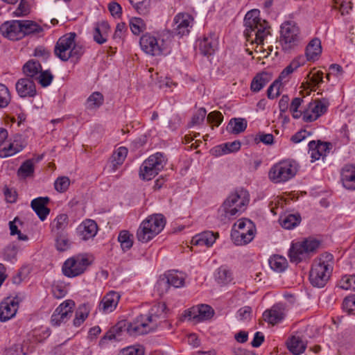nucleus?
I'll return each mask as SVG.
<instances>
[{"label":"nucleus","instance_id":"39448f33","mask_svg":"<svg viewBox=\"0 0 355 355\" xmlns=\"http://www.w3.org/2000/svg\"><path fill=\"white\" fill-rule=\"evenodd\" d=\"M166 220L162 214H157L148 216L139 225L137 238L141 243H147L164 229Z\"/></svg>","mask_w":355,"mask_h":355},{"label":"nucleus","instance_id":"2eb2a0df","mask_svg":"<svg viewBox=\"0 0 355 355\" xmlns=\"http://www.w3.org/2000/svg\"><path fill=\"white\" fill-rule=\"evenodd\" d=\"M328 103L325 101L315 100L310 102L303 111V121L312 122L327 111Z\"/></svg>","mask_w":355,"mask_h":355},{"label":"nucleus","instance_id":"09e8293b","mask_svg":"<svg viewBox=\"0 0 355 355\" xmlns=\"http://www.w3.org/2000/svg\"><path fill=\"white\" fill-rule=\"evenodd\" d=\"M130 28L134 35H139L146 29V24L142 19L134 17L130 20Z\"/></svg>","mask_w":355,"mask_h":355},{"label":"nucleus","instance_id":"20e7f679","mask_svg":"<svg viewBox=\"0 0 355 355\" xmlns=\"http://www.w3.org/2000/svg\"><path fill=\"white\" fill-rule=\"evenodd\" d=\"M334 264V256L331 254H322L312 265L309 275L311 284L315 287H324L332 273Z\"/></svg>","mask_w":355,"mask_h":355},{"label":"nucleus","instance_id":"b1692460","mask_svg":"<svg viewBox=\"0 0 355 355\" xmlns=\"http://www.w3.org/2000/svg\"><path fill=\"white\" fill-rule=\"evenodd\" d=\"M330 144L320 141H311L309 143V153L311 155V162L318 160L321 157L327 155L330 150Z\"/></svg>","mask_w":355,"mask_h":355},{"label":"nucleus","instance_id":"393cba45","mask_svg":"<svg viewBox=\"0 0 355 355\" xmlns=\"http://www.w3.org/2000/svg\"><path fill=\"white\" fill-rule=\"evenodd\" d=\"M77 230L80 239L87 241L94 238L98 232V225L94 220L87 219L81 223Z\"/></svg>","mask_w":355,"mask_h":355},{"label":"nucleus","instance_id":"a19ab883","mask_svg":"<svg viewBox=\"0 0 355 355\" xmlns=\"http://www.w3.org/2000/svg\"><path fill=\"white\" fill-rule=\"evenodd\" d=\"M301 64L297 60H293L279 74L277 80L279 83H286L288 81L289 76L297 68L300 67Z\"/></svg>","mask_w":355,"mask_h":355},{"label":"nucleus","instance_id":"603ef678","mask_svg":"<svg viewBox=\"0 0 355 355\" xmlns=\"http://www.w3.org/2000/svg\"><path fill=\"white\" fill-rule=\"evenodd\" d=\"M141 49L148 55L156 56L164 54L166 46H140Z\"/></svg>","mask_w":355,"mask_h":355},{"label":"nucleus","instance_id":"dca6fc26","mask_svg":"<svg viewBox=\"0 0 355 355\" xmlns=\"http://www.w3.org/2000/svg\"><path fill=\"white\" fill-rule=\"evenodd\" d=\"M74 305V302L69 300L60 304L51 315L52 324L59 326L68 321L72 315Z\"/></svg>","mask_w":355,"mask_h":355},{"label":"nucleus","instance_id":"338daca9","mask_svg":"<svg viewBox=\"0 0 355 355\" xmlns=\"http://www.w3.org/2000/svg\"><path fill=\"white\" fill-rule=\"evenodd\" d=\"M52 293L55 298L60 299L66 295L67 290L62 285L53 284L52 286Z\"/></svg>","mask_w":355,"mask_h":355},{"label":"nucleus","instance_id":"473e14b6","mask_svg":"<svg viewBox=\"0 0 355 355\" xmlns=\"http://www.w3.org/2000/svg\"><path fill=\"white\" fill-rule=\"evenodd\" d=\"M103 103V95L99 92H94L87 98L85 106L87 110H96L98 109Z\"/></svg>","mask_w":355,"mask_h":355},{"label":"nucleus","instance_id":"7c9ffc66","mask_svg":"<svg viewBox=\"0 0 355 355\" xmlns=\"http://www.w3.org/2000/svg\"><path fill=\"white\" fill-rule=\"evenodd\" d=\"M69 225V218L65 214H61L51 223V230L53 235L67 233L66 230Z\"/></svg>","mask_w":355,"mask_h":355},{"label":"nucleus","instance_id":"e433bc0d","mask_svg":"<svg viewBox=\"0 0 355 355\" xmlns=\"http://www.w3.org/2000/svg\"><path fill=\"white\" fill-rule=\"evenodd\" d=\"M267 73L263 72L257 74L252 80L250 85L251 89L254 92H259L269 82Z\"/></svg>","mask_w":355,"mask_h":355},{"label":"nucleus","instance_id":"680f3d73","mask_svg":"<svg viewBox=\"0 0 355 355\" xmlns=\"http://www.w3.org/2000/svg\"><path fill=\"white\" fill-rule=\"evenodd\" d=\"M76 34L73 32L68 33L60 37L56 44H73L75 42Z\"/></svg>","mask_w":355,"mask_h":355},{"label":"nucleus","instance_id":"052dcab7","mask_svg":"<svg viewBox=\"0 0 355 355\" xmlns=\"http://www.w3.org/2000/svg\"><path fill=\"white\" fill-rule=\"evenodd\" d=\"M198 42L201 44H214L218 43V35L215 33H210L208 35H205L202 38H199Z\"/></svg>","mask_w":355,"mask_h":355},{"label":"nucleus","instance_id":"f704fd0d","mask_svg":"<svg viewBox=\"0 0 355 355\" xmlns=\"http://www.w3.org/2000/svg\"><path fill=\"white\" fill-rule=\"evenodd\" d=\"M246 128L247 121L245 119L234 118L230 121L227 126V130L236 135L245 131Z\"/></svg>","mask_w":355,"mask_h":355},{"label":"nucleus","instance_id":"c85d7f7f","mask_svg":"<svg viewBox=\"0 0 355 355\" xmlns=\"http://www.w3.org/2000/svg\"><path fill=\"white\" fill-rule=\"evenodd\" d=\"M341 181L345 188L355 190V165L346 164L341 170Z\"/></svg>","mask_w":355,"mask_h":355},{"label":"nucleus","instance_id":"e2e57ef3","mask_svg":"<svg viewBox=\"0 0 355 355\" xmlns=\"http://www.w3.org/2000/svg\"><path fill=\"white\" fill-rule=\"evenodd\" d=\"M252 315V308L248 306H243L237 311V318L240 320H248Z\"/></svg>","mask_w":355,"mask_h":355},{"label":"nucleus","instance_id":"0e129e2a","mask_svg":"<svg viewBox=\"0 0 355 355\" xmlns=\"http://www.w3.org/2000/svg\"><path fill=\"white\" fill-rule=\"evenodd\" d=\"M17 253V248L14 245H8L3 251V256L4 259L12 261V259H15L16 255Z\"/></svg>","mask_w":355,"mask_h":355},{"label":"nucleus","instance_id":"4be33fe9","mask_svg":"<svg viewBox=\"0 0 355 355\" xmlns=\"http://www.w3.org/2000/svg\"><path fill=\"white\" fill-rule=\"evenodd\" d=\"M16 91L21 98L33 97L36 95V87L33 80L20 78L15 84Z\"/></svg>","mask_w":355,"mask_h":355},{"label":"nucleus","instance_id":"864d4df0","mask_svg":"<svg viewBox=\"0 0 355 355\" xmlns=\"http://www.w3.org/2000/svg\"><path fill=\"white\" fill-rule=\"evenodd\" d=\"M53 79V76L49 70L42 71L37 76L36 80L42 87H47L51 85Z\"/></svg>","mask_w":355,"mask_h":355},{"label":"nucleus","instance_id":"de8ad7c7","mask_svg":"<svg viewBox=\"0 0 355 355\" xmlns=\"http://www.w3.org/2000/svg\"><path fill=\"white\" fill-rule=\"evenodd\" d=\"M322 46H306V56L308 61L318 60L322 53Z\"/></svg>","mask_w":355,"mask_h":355},{"label":"nucleus","instance_id":"f03ea898","mask_svg":"<svg viewBox=\"0 0 355 355\" xmlns=\"http://www.w3.org/2000/svg\"><path fill=\"white\" fill-rule=\"evenodd\" d=\"M259 10L248 11L244 17L243 35L250 44H264L270 42L272 35L268 22L260 18Z\"/></svg>","mask_w":355,"mask_h":355},{"label":"nucleus","instance_id":"774afa93","mask_svg":"<svg viewBox=\"0 0 355 355\" xmlns=\"http://www.w3.org/2000/svg\"><path fill=\"white\" fill-rule=\"evenodd\" d=\"M122 355H144V349L141 347H128L123 350Z\"/></svg>","mask_w":355,"mask_h":355},{"label":"nucleus","instance_id":"0eeeda50","mask_svg":"<svg viewBox=\"0 0 355 355\" xmlns=\"http://www.w3.org/2000/svg\"><path fill=\"white\" fill-rule=\"evenodd\" d=\"M297 170L298 164L295 160H282L271 167L268 172V178L274 183L285 182L293 178Z\"/></svg>","mask_w":355,"mask_h":355},{"label":"nucleus","instance_id":"aec40b11","mask_svg":"<svg viewBox=\"0 0 355 355\" xmlns=\"http://www.w3.org/2000/svg\"><path fill=\"white\" fill-rule=\"evenodd\" d=\"M299 28L294 21H284L280 27V40L286 44L297 41Z\"/></svg>","mask_w":355,"mask_h":355},{"label":"nucleus","instance_id":"7ed1b4c3","mask_svg":"<svg viewBox=\"0 0 355 355\" xmlns=\"http://www.w3.org/2000/svg\"><path fill=\"white\" fill-rule=\"evenodd\" d=\"M249 202L248 192L243 189L231 193L218 209L219 218L225 223L245 210Z\"/></svg>","mask_w":355,"mask_h":355},{"label":"nucleus","instance_id":"79ce46f5","mask_svg":"<svg viewBox=\"0 0 355 355\" xmlns=\"http://www.w3.org/2000/svg\"><path fill=\"white\" fill-rule=\"evenodd\" d=\"M133 236L127 230L120 232L118 241L121 243V248L123 251L130 250L133 245Z\"/></svg>","mask_w":355,"mask_h":355},{"label":"nucleus","instance_id":"2f4dec72","mask_svg":"<svg viewBox=\"0 0 355 355\" xmlns=\"http://www.w3.org/2000/svg\"><path fill=\"white\" fill-rule=\"evenodd\" d=\"M42 71V66L37 61L31 60L28 61L23 67V72L26 78L31 80H36L37 76Z\"/></svg>","mask_w":355,"mask_h":355},{"label":"nucleus","instance_id":"8fccbe9b","mask_svg":"<svg viewBox=\"0 0 355 355\" xmlns=\"http://www.w3.org/2000/svg\"><path fill=\"white\" fill-rule=\"evenodd\" d=\"M11 100L10 94L8 87L0 83V108L7 107Z\"/></svg>","mask_w":355,"mask_h":355},{"label":"nucleus","instance_id":"1a4fd4ad","mask_svg":"<svg viewBox=\"0 0 355 355\" xmlns=\"http://www.w3.org/2000/svg\"><path fill=\"white\" fill-rule=\"evenodd\" d=\"M166 161L167 159L162 153H157L150 155L140 167V178L144 180H152L164 168Z\"/></svg>","mask_w":355,"mask_h":355},{"label":"nucleus","instance_id":"a878e982","mask_svg":"<svg viewBox=\"0 0 355 355\" xmlns=\"http://www.w3.org/2000/svg\"><path fill=\"white\" fill-rule=\"evenodd\" d=\"M285 316L284 307L282 304L274 305L270 309L263 313V320L272 325L280 322Z\"/></svg>","mask_w":355,"mask_h":355},{"label":"nucleus","instance_id":"f8f14e48","mask_svg":"<svg viewBox=\"0 0 355 355\" xmlns=\"http://www.w3.org/2000/svg\"><path fill=\"white\" fill-rule=\"evenodd\" d=\"M186 275L178 270L169 271L164 277H161L155 286L157 291L159 295L166 293L169 287L180 288L184 286Z\"/></svg>","mask_w":355,"mask_h":355},{"label":"nucleus","instance_id":"13d9d810","mask_svg":"<svg viewBox=\"0 0 355 355\" xmlns=\"http://www.w3.org/2000/svg\"><path fill=\"white\" fill-rule=\"evenodd\" d=\"M254 141L257 143L262 142L266 145H270L273 143L274 137L272 134L259 132L255 137Z\"/></svg>","mask_w":355,"mask_h":355},{"label":"nucleus","instance_id":"423d86ee","mask_svg":"<svg viewBox=\"0 0 355 355\" xmlns=\"http://www.w3.org/2000/svg\"><path fill=\"white\" fill-rule=\"evenodd\" d=\"M193 21V18L189 13H178L173 19L174 28L173 31L165 30L162 33V42H171V37L181 38L188 35L190 33V28L192 27Z\"/></svg>","mask_w":355,"mask_h":355},{"label":"nucleus","instance_id":"f257e3e1","mask_svg":"<svg viewBox=\"0 0 355 355\" xmlns=\"http://www.w3.org/2000/svg\"><path fill=\"white\" fill-rule=\"evenodd\" d=\"M166 310L165 303H158L152 306L149 315H141L133 322L119 321L105 334L101 343L106 340H119L124 333L132 336L148 334L157 327V318L165 317Z\"/></svg>","mask_w":355,"mask_h":355},{"label":"nucleus","instance_id":"c756f323","mask_svg":"<svg viewBox=\"0 0 355 355\" xmlns=\"http://www.w3.org/2000/svg\"><path fill=\"white\" fill-rule=\"evenodd\" d=\"M49 202L48 197H39L33 199L31 203L32 209L42 221L46 218L50 212V209L46 207Z\"/></svg>","mask_w":355,"mask_h":355},{"label":"nucleus","instance_id":"9b49d317","mask_svg":"<svg viewBox=\"0 0 355 355\" xmlns=\"http://www.w3.org/2000/svg\"><path fill=\"white\" fill-rule=\"evenodd\" d=\"M313 327L307 326L305 329L295 332L286 341L287 348L293 355H300L306 349L308 338L313 336L311 334Z\"/></svg>","mask_w":355,"mask_h":355},{"label":"nucleus","instance_id":"72a5a7b5","mask_svg":"<svg viewBox=\"0 0 355 355\" xmlns=\"http://www.w3.org/2000/svg\"><path fill=\"white\" fill-rule=\"evenodd\" d=\"M301 216L299 214H290L281 217L279 219L282 227L291 230L297 227L301 222Z\"/></svg>","mask_w":355,"mask_h":355},{"label":"nucleus","instance_id":"ddd939ff","mask_svg":"<svg viewBox=\"0 0 355 355\" xmlns=\"http://www.w3.org/2000/svg\"><path fill=\"white\" fill-rule=\"evenodd\" d=\"M89 264L86 256H75L65 261L62 266V272L68 277H74L83 274Z\"/></svg>","mask_w":355,"mask_h":355},{"label":"nucleus","instance_id":"bb28decb","mask_svg":"<svg viewBox=\"0 0 355 355\" xmlns=\"http://www.w3.org/2000/svg\"><path fill=\"white\" fill-rule=\"evenodd\" d=\"M120 295L114 291H111L106 294L98 305V309L100 311L107 313L113 311L119 301Z\"/></svg>","mask_w":355,"mask_h":355},{"label":"nucleus","instance_id":"a18cd8bd","mask_svg":"<svg viewBox=\"0 0 355 355\" xmlns=\"http://www.w3.org/2000/svg\"><path fill=\"white\" fill-rule=\"evenodd\" d=\"M131 5L140 15H147L150 11V0H129Z\"/></svg>","mask_w":355,"mask_h":355},{"label":"nucleus","instance_id":"c03bdc74","mask_svg":"<svg viewBox=\"0 0 355 355\" xmlns=\"http://www.w3.org/2000/svg\"><path fill=\"white\" fill-rule=\"evenodd\" d=\"M34 173V163L32 159H27L20 166L17 171V175L21 178H26L33 175Z\"/></svg>","mask_w":355,"mask_h":355},{"label":"nucleus","instance_id":"6e6d98bb","mask_svg":"<svg viewBox=\"0 0 355 355\" xmlns=\"http://www.w3.org/2000/svg\"><path fill=\"white\" fill-rule=\"evenodd\" d=\"M343 309L348 313L352 314L355 310V295L346 297L343 302Z\"/></svg>","mask_w":355,"mask_h":355},{"label":"nucleus","instance_id":"bf43d9fd","mask_svg":"<svg viewBox=\"0 0 355 355\" xmlns=\"http://www.w3.org/2000/svg\"><path fill=\"white\" fill-rule=\"evenodd\" d=\"M207 120L208 123L218 126L223 120V116L220 112L214 111L208 114Z\"/></svg>","mask_w":355,"mask_h":355},{"label":"nucleus","instance_id":"3c124183","mask_svg":"<svg viewBox=\"0 0 355 355\" xmlns=\"http://www.w3.org/2000/svg\"><path fill=\"white\" fill-rule=\"evenodd\" d=\"M30 6L26 0H21L16 10L13 12L12 15L16 17H22L30 13Z\"/></svg>","mask_w":355,"mask_h":355},{"label":"nucleus","instance_id":"69168bd1","mask_svg":"<svg viewBox=\"0 0 355 355\" xmlns=\"http://www.w3.org/2000/svg\"><path fill=\"white\" fill-rule=\"evenodd\" d=\"M155 85H157L159 89H166L167 88H171L173 86L176 87L178 84L166 77L164 78H161L155 83Z\"/></svg>","mask_w":355,"mask_h":355},{"label":"nucleus","instance_id":"c9c22d12","mask_svg":"<svg viewBox=\"0 0 355 355\" xmlns=\"http://www.w3.org/2000/svg\"><path fill=\"white\" fill-rule=\"evenodd\" d=\"M127 154L128 149L125 147H119L113 153L111 163L114 171L116 170L119 166L123 163Z\"/></svg>","mask_w":355,"mask_h":355},{"label":"nucleus","instance_id":"cd10ccee","mask_svg":"<svg viewBox=\"0 0 355 355\" xmlns=\"http://www.w3.org/2000/svg\"><path fill=\"white\" fill-rule=\"evenodd\" d=\"M218 236V232L205 231L194 236L191 239V243L194 245L211 247Z\"/></svg>","mask_w":355,"mask_h":355},{"label":"nucleus","instance_id":"5701e85b","mask_svg":"<svg viewBox=\"0 0 355 355\" xmlns=\"http://www.w3.org/2000/svg\"><path fill=\"white\" fill-rule=\"evenodd\" d=\"M23 38L42 37L44 35V29L42 26L33 20H21Z\"/></svg>","mask_w":355,"mask_h":355},{"label":"nucleus","instance_id":"37998d69","mask_svg":"<svg viewBox=\"0 0 355 355\" xmlns=\"http://www.w3.org/2000/svg\"><path fill=\"white\" fill-rule=\"evenodd\" d=\"M89 313V308L87 304L80 305L76 311L75 318L73 319L74 326L79 327L88 317Z\"/></svg>","mask_w":355,"mask_h":355},{"label":"nucleus","instance_id":"4c0bfd02","mask_svg":"<svg viewBox=\"0 0 355 355\" xmlns=\"http://www.w3.org/2000/svg\"><path fill=\"white\" fill-rule=\"evenodd\" d=\"M216 282L221 285L227 284L232 282V273L226 266H220L215 275Z\"/></svg>","mask_w":355,"mask_h":355},{"label":"nucleus","instance_id":"4d7b16f0","mask_svg":"<svg viewBox=\"0 0 355 355\" xmlns=\"http://www.w3.org/2000/svg\"><path fill=\"white\" fill-rule=\"evenodd\" d=\"M281 83L279 80L274 81L267 90V96L270 99H274L279 95V87Z\"/></svg>","mask_w":355,"mask_h":355},{"label":"nucleus","instance_id":"5fc2aeb1","mask_svg":"<svg viewBox=\"0 0 355 355\" xmlns=\"http://www.w3.org/2000/svg\"><path fill=\"white\" fill-rule=\"evenodd\" d=\"M70 184L69 178L65 176L58 178L55 181L54 187L57 191L62 193L67 190Z\"/></svg>","mask_w":355,"mask_h":355},{"label":"nucleus","instance_id":"ea45409f","mask_svg":"<svg viewBox=\"0 0 355 355\" xmlns=\"http://www.w3.org/2000/svg\"><path fill=\"white\" fill-rule=\"evenodd\" d=\"M55 248L60 252H64L70 248L71 242L67 233L54 235Z\"/></svg>","mask_w":355,"mask_h":355},{"label":"nucleus","instance_id":"58836bf2","mask_svg":"<svg viewBox=\"0 0 355 355\" xmlns=\"http://www.w3.org/2000/svg\"><path fill=\"white\" fill-rule=\"evenodd\" d=\"M269 265L273 270L282 272L287 268L288 262L284 257L274 255L269 259Z\"/></svg>","mask_w":355,"mask_h":355},{"label":"nucleus","instance_id":"9d476101","mask_svg":"<svg viewBox=\"0 0 355 355\" xmlns=\"http://www.w3.org/2000/svg\"><path fill=\"white\" fill-rule=\"evenodd\" d=\"M255 227L250 220H239L233 225L231 238L236 245L249 243L254 236Z\"/></svg>","mask_w":355,"mask_h":355},{"label":"nucleus","instance_id":"4468645a","mask_svg":"<svg viewBox=\"0 0 355 355\" xmlns=\"http://www.w3.org/2000/svg\"><path fill=\"white\" fill-rule=\"evenodd\" d=\"M26 146V142L23 136L17 134L12 139L7 141L6 143L0 144V157H7L15 155L22 150Z\"/></svg>","mask_w":355,"mask_h":355},{"label":"nucleus","instance_id":"a211bd4d","mask_svg":"<svg viewBox=\"0 0 355 355\" xmlns=\"http://www.w3.org/2000/svg\"><path fill=\"white\" fill-rule=\"evenodd\" d=\"M214 315L212 308L207 304L193 306L186 311L185 316L194 322H200L210 319Z\"/></svg>","mask_w":355,"mask_h":355},{"label":"nucleus","instance_id":"6ab92c4d","mask_svg":"<svg viewBox=\"0 0 355 355\" xmlns=\"http://www.w3.org/2000/svg\"><path fill=\"white\" fill-rule=\"evenodd\" d=\"M18 297H7L0 303V321L6 322L12 318L19 308Z\"/></svg>","mask_w":355,"mask_h":355},{"label":"nucleus","instance_id":"f3484780","mask_svg":"<svg viewBox=\"0 0 355 355\" xmlns=\"http://www.w3.org/2000/svg\"><path fill=\"white\" fill-rule=\"evenodd\" d=\"M2 35L12 41L23 38L21 20L7 21L0 26Z\"/></svg>","mask_w":355,"mask_h":355},{"label":"nucleus","instance_id":"49530a36","mask_svg":"<svg viewBox=\"0 0 355 355\" xmlns=\"http://www.w3.org/2000/svg\"><path fill=\"white\" fill-rule=\"evenodd\" d=\"M338 286L344 290L355 291V275H345L338 282Z\"/></svg>","mask_w":355,"mask_h":355},{"label":"nucleus","instance_id":"6e6552de","mask_svg":"<svg viewBox=\"0 0 355 355\" xmlns=\"http://www.w3.org/2000/svg\"><path fill=\"white\" fill-rule=\"evenodd\" d=\"M319 245V241L313 239H306L301 242L293 243L288 253L291 261L297 263L309 259L310 254L315 252Z\"/></svg>","mask_w":355,"mask_h":355},{"label":"nucleus","instance_id":"412c9836","mask_svg":"<svg viewBox=\"0 0 355 355\" xmlns=\"http://www.w3.org/2000/svg\"><path fill=\"white\" fill-rule=\"evenodd\" d=\"M55 55L62 61L78 59L83 53V46H55Z\"/></svg>","mask_w":355,"mask_h":355}]
</instances>
